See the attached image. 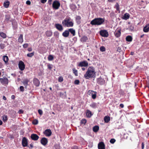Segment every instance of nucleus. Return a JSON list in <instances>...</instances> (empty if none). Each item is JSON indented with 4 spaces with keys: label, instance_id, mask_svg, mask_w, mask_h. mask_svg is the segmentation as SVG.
Returning a JSON list of instances; mask_svg holds the SVG:
<instances>
[{
    "label": "nucleus",
    "instance_id": "nucleus-1",
    "mask_svg": "<svg viewBox=\"0 0 149 149\" xmlns=\"http://www.w3.org/2000/svg\"><path fill=\"white\" fill-rule=\"evenodd\" d=\"M95 72L94 68L93 67H90L84 75L85 78L86 79L90 78H94L95 76Z\"/></svg>",
    "mask_w": 149,
    "mask_h": 149
},
{
    "label": "nucleus",
    "instance_id": "nucleus-2",
    "mask_svg": "<svg viewBox=\"0 0 149 149\" xmlns=\"http://www.w3.org/2000/svg\"><path fill=\"white\" fill-rule=\"evenodd\" d=\"M62 23L65 27H72L73 25V23L70 18H66L62 21Z\"/></svg>",
    "mask_w": 149,
    "mask_h": 149
},
{
    "label": "nucleus",
    "instance_id": "nucleus-3",
    "mask_svg": "<svg viewBox=\"0 0 149 149\" xmlns=\"http://www.w3.org/2000/svg\"><path fill=\"white\" fill-rule=\"evenodd\" d=\"M104 22V20L100 18L95 19L92 20L91 22V24L92 25H100L102 24Z\"/></svg>",
    "mask_w": 149,
    "mask_h": 149
},
{
    "label": "nucleus",
    "instance_id": "nucleus-4",
    "mask_svg": "<svg viewBox=\"0 0 149 149\" xmlns=\"http://www.w3.org/2000/svg\"><path fill=\"white\" fill-rule=\"evenodd\" d=\"M100 35L104 37H107L109 36L108 32L105 30H102L100 31Z\"/></svg>",
    "mask_w": 149,
    "mask_h": 149
},
{
    "label": "nucleus",
    "instance_id": "nucleus-5",
    "mask_svg": "<svg viewBox=\"0 0 149 149\" xmlns=\"http://www.w3.org/2000/svg\"><path fill=\"white\" fill-rule=\"evenodd\" d=\"M18 66L21 70H23L25 68V65L24 63L22 61H20L19 63Z\"/></svg>",
    "mask_w": 149,
    "mask_h": 149
},
{
    "label": "nucleus",
    "instance_id": "nucleus-6",
    "mask_svg": "<svg viewBox=\"0 0 149 149\" xmlns=\"http://www.w3.org/2000/svg\"><path fill=\"white\" fill-rule=\"evenodd\" d=\"M60 6V3L57 1H55L53 3V7L55 9H58Z\"/></svg>",
    "mask_w": 149,
    "mask_h": 149
},
{
    "label": "nucleus",
    "instance_id": "nucleus-7",
    "mask_svg": "<svg viewBox=\"0 0 149 149\" xmlns=\"http://www.w3.org/2000/svg\"><path fill=\"white\" fill-rule=\"evenodd\" d=\"M88 65V63L86 61H84L80 62L78 66L80 67H87Z\"/></svg>",
    "mask_w": 149,
    "mask_h": 149
},
{
    "label": "nucleus",
    "instance_id": "nucleus-8",
    "mask_svg": "<svg viewBox=\"0 0 149 149\" xmlns=\"http://www.w3.org/2000/svg\"><path fill=\"white\" fill-rule=\"evenodd\" d=\"M0 81L3 84H7L8 83V79L6 78H0Z\"/></svg>",
    "mask_w": 149,
    "mask_h": 149
},
{
    "label": "nucleus",
    "instance_id": "nucleus-9",
    "mask_svg": "<svg viewBox=\"0 0 149 149\" xmlns=\"http://www.w3.org/2000/svg\"><path fill=\"white\" fill-rule=\"evenodd\" d=\"M31 139L34 141H37L39 139V136L36 134H31Z\"/></svg>",
    "mask_w": 149,
    "mask_h": 149
},
{
    "label": "nucleus",
    "instance_id": "nucleus-10",
    "mask_svg": "<svg viewBox=\"0 0 149 149\" xmlns=\"http://www.w3.org/2000/svg\"><path fill=\"white\" fill-rule=\"evenodd\" d=\"M44 133L46 136H49L51 135L52 132L50 130L47 129L45 131Z\"/></svg>",
    "mask_w": 149,
    "mask_h": 149
},
{
    "label": "nucleus",
    "instance_id": "nucleus-11",
    "mask_svg": "<svg viewBox=\"0 0 149 149\" xmlns=\"http://www.w3.org/2000/svg\"><path fill=\"white\" fill-rule=\"evenodd\" d=\"M22 146L24 147H26L27 146V140L25 137H23L22 139Z\"/></svg>",
    "mask_w": 149,
    "mask_h": 149
},
{
    "label": "nucleus",
    "instance_id": "nucleus-12",
    "mask_svg": "<svg viewBox=\"0 0 149 149\" xmlns=\"http://www.w3.org/2000/svg\"><path fill=\"white\" fill-rule=\"evenodd\" d=\"M47 142V139L45 138H42L41 140V143L44 146L46 145Z\"/></svg>",
    "mask_w": 149,
    "mask_h": 149
},
{
    "label": "nucleus",
    "instance_id": "nucleus-13",
    "mask_svg": "<svg viewBox=\"0 0 149 149\" xmlns=\"http://www.w3.org/2000/svg\"><path fill=\"white\" fill-rule=\"evenodd\" d=\"M97 81L98 83L100 84H103L105 83V80L102 78L101 77H100L97 79Z\"/></svg>",
    "mask_w": 149,
    "mask_h": 149
},
{
    "label": "nucleus",
    "instance_id": "nucleus-14",
    "mask_svg": "<svg viewBox=\"0 0 149 149\" xmlns=\"http://www.w3.org/2000/svg\"><path fill=\"white\" fill-rule=\"evenodd\" d=\"M98 149H105L104 145L103 142H100L98 146Z\"/></svg>",
    "mask_w": 149,
    "mask_h": 149
},
{
    "label": "nucleus",
    "instance_id": "nucleus-15",
    "mask_svg": "<svg viewBox=\"0 0 149 149\" xmlns=\"http://www.w3.org/2000/svg\"><path fill=\"white\" fill-rule=\"evenodd\" d=\"M115 35L117 37H118L120 36L121 34L120 30L118 29L116 30L115 32Z\"/></svg>",
    "mask_w": 149,
    "mask_h": 149
},
{
    "label": "nucleus",
    "instance_id": "nucleus-16",
    "mask_svg": "<svg viewBox=\"0 0 149 149\" xmlns=\"http://www.w3.org/2000/svg\"><path fill=\"white\" fill-rule=\"evenodd\" d=\"M143 31L145 32H148L149 31V24H146L143 28Z\"/></svg>",
    "mask_w": 149,
    "mask_h": 149
},
{
    "label": "nucleus",
    "instance_id": "nucleus-17",
    "mask_svg": "<svg viewBox=\"0 0 149 149\" xmlns=\"http://www.w3.org/2000/svg\"><path fill=\"white\" fill-rule=\"evenodd\" d=\"M56 28L59 30L61 31L63 29V28L62 26L59 24H56L55 25Z\"/></svg>",
    "mask_w": 149,
    "mask_h": 149
},
{
    "label": "nucleus",
    "instance_id": "nucleus-18",
    "mask_svg": "<svg viewBox=\"0 0 149 149\" xmlns=\"http://www.w3.org/2000/svg\"><path fill=\"white\" fill-rule=\"evenodd\" d=\"M86 115L87 117H91L92 115L91 112L89 110H87L86 112Z\"/></svg>",
    "mask_w": 149,
    "mask_h": 149
},
{
    "label": "nucleus",
    "instance_id": "nucleus-19",
    "mask_svg": "<svg viewBox=\"0 0 149 149\" xmlns=\"http://www.w3.org/2000/svg\"><path fill=\"white\" fill-rule=\"evenodd\" d=\"M33 82L35 85L37 86H39L40 84V82L37 79L35 78L33 79Z\"/></svg>",
    "mask_w": 149,
    "mask_h": 149
},
{
    "label": "nucleus",
    "instance_id": "nucleus-20",
    "mask_svg": "<svg viewBox=\"0 0 149 149\" xmlns=\"http://www.w3.org/2000/svg\"><path fill=\"white\" fill-rule=\"evenodd\" d=\"M69 33L68 31L66 30L62 33L63 36L65 37H68L69 35Z\"/></svg>",
    "mask_w": 149,
    "mask_h": 149
},
{
    "label": "nucleus",
    "instance_id": "nucleus-21",
    "mask_svg": "<svg viewBox=\"0 0 149 149\" xmlns=\"http://www.w3.org/2000/svg\"><path fill=\"white\" fill-rule=\"evenodd\" d=\"M3 60L4 61L5 63L7 64L8 62V57L6 56H3Z\"/></svg>",
    "mask_w": 149,
    "mask_h": 149
},
{
    "label": "nucleus",
    "instance_id": "nucleus-22",
    "mask_svg": "<svg viewBox=\"0 0 149 149\" xmlns=\"http://www.w3.org/2000/svg\"><path fill=\"white\" fill-rule=\"evenodd\" d=\"M130 17V15L128 13H126L125 14L123 17V19L125 20H127Z\"/></svg>",
    "mask_w": 149,
    "mask_h": 149
},
{
    "label": "nucleus",
    "instance_id": "nucleus-23",
    "mask_svg": "<svg viewBox=\"0 0 149 149\" xmlns=\"http://www.w3.org/2000/svg\"><path fill=\"white\" fill-rule=\"evenodd\" d=\"M9 2L8 1H5L3 3L4 6L6 8H8L9 5Z\"/></svg>",
    "mask_w": 149,
    "mask_h": 149
},
{
    "label": "nucleus",
    "instance_id": "nucleus-24",
    "mask_svg": "<svg viewBox=\"0 0 149 149\" xmlns=\"http://www.w3.org/2000/svg\"><path fill=\"white\" fill-rule=\"evenodd\" d=\"M99 130V127L98 126H95L93 128V131L94 132H97Z\"/></svg>",
    "mask_w": 149,
    "mask_h": 149
},
{
    "label": "nucleus",
    "instance_id": "nucleus-25",
    "mask_svg": "<svg viewBox=\"0 0 149 149\" xmlns=\"http://www.w3.org/2000/svg\"><path fill=\"white\" fill-rule=\"evenodd\" d=\"M104 120L105 122L107 123L110 120V118L109 116H105L104 118Z\"/></svg>",
    "mask_w": 149,
    "mask_h": 149
},
{
    "label": "nucleus",
    "instance_id": "nucleus-26",
    "mask_svg": "<svg viewBox=\"0 0 149 149\" xmlns=\"http://www.w3.org/2000/svg\"><path fill=\"white\" fill-rule=\"evenodd\" d=\"M46 34L47 36L48 37H50L52 35V33L50 31H47L46 32Z\"/></svg>",
    "mask_w": 149,
    "mask_h": 149
},
{
    "label": "nucleus",
    "instance_id": "nucleus-27",
    "mask_svg": "<svg viewBox=\"0 0 149 149\" xmlns=\"http://www.w3.org/2000/svg\"><path fill=\"white\" fill-rule=\"evenodd\" d=\"M69 32H70L73 36L75 35V31L73 29H69L68 30Z\"/></svg>",
    "mask_w": 149,
    "mask_h": 149
},
{
    "label": "nucleus",
    "instance_id": "nucleus-28",
    "mask_svg": "<svg viewBox=\"0 0 149 149\" xmlns=\"http://www.w3.org/2000/svg\"><path fill=\"white\" fill-rule=\"evenodd\" d=\"M18 42H19L22 43L23 42V36L22 34L20 35L19 38Z\"/></svg>",
    "mask_w": 149,
    "mask_h": 149
},
{
    "label": "nucleus",
    "instance_id": "nucleus-29",
    "mask_svg": "<svg viewBox=\"0 0 149 149\" xmlns=\"http://www.w3.org/2000/svg\"><path fill=\"white\" fill-rule=\"evenodd\" d=\"M87 39L88 38L86 36H84L81 38V41L83 42H86Z\"/></svg>",
    "mask_w": 149,
    "mask_h": 149
},
{
    "label": "nucleus",
    "instance_id": "nucleus-30",
    "mask_svg": "<svg viewBox=\"0 0 149 149\" xmlns=\"http://www.w3.org/2000/svg\"><path fill=\"white\" fill-rule=\"evenodd\" d=\"M29 82L28 80L27 79H25L24 80L23 82V84L25 86H26L28 85V83Z\"/></svg>",
    "mask_w": 149,
    "mask_h": 149
},
{
    "label": "nucleus",
    "instance_id": "nucleus-31",
    "mask_svg": "<svg viewBox=\"0 0 149 149\" xmlns=\"http://www.w3.org/2000/svg\"><path fill=\"white\" fill-rule=\"evenodd\" d=\"M126 39L127 41L131 42L132 41V37L130 36H127Z\"/></svg>",
    "mask_w": 149,
    "mask_h": 149
},
{
    "label": "nucleus",
    "instance_id": "nucleus-32",
    "mask_svg": "<svg viewBox=\"0 0 149 149\" xmlns=\"http://www.w3.org/2000/svg\"><path fill=\"white\" fill-rule=\"evenodd\" d=\"M0 35L3 38H6V35L4 33L1 32L0 33Z\"/></svg>",
    "mask_w": 149,
    "mask_h": 149
},
{
    "label": "nucleus",
    "instance_id": "nucleus-33",
    "mask_svg": "<svg viewBox=\"0 0 149 149\" xmlns=\"http://www.w3.org/2000/svg\"><path fill=\"white\" fill-rule=\"evenodd\" d=\"M97 93L96 92L94 91V93L91 95L93 99H95L96 98Z\"/></svg>",
    "mask_w": 149,
    "mask_h": 149
},
{
    "label": "nucleus",
    "instance_id": "nucleus-34",
    "mask_svg": "<svg viewBox=\"0 0 149 149\" xmlns=\"http://www.w3.org/2000/svg\"><path fill=\"white\" fill-rule=\"evenodd\" d=\"M34 52H33L31 53H28L27 54V56L30 57H31L34 55Z\"/></svg>",
    "mask_w": 149,
    "mask_h": 149
},
{
    "label": "nucleus",
    "instance_id": "nucleus-35",
    "mask_svg": "<svg viewBox=\"0 0 149 149\" xmlns=\"http://www.w3.org/2000/svg\"><path fill=\"white\" fill-rule=\"evenodd\" d=\"M54 58L53 56L52 55H49L48 57V60L49 61H52Z\"/></svg>",
    "mask_w": 149,
    "mask_h": 149
},
{
    "label": "nucleus",
    "instance_id": "nucleus-36",
    "mask_svg": "<svg viewBox=\"0 0 149 149\" xmlns=\"http://www.w3.org/2000/svg\"><path fill=\"white\" fill-rule=\"evenodd\" d=\"M74 73V74L75 76H77V71L75 69L73 68L72 69Z\"/></svg>",
    "mask_w": 149,
    "mask_h": 149
},
{
    "label": "nucleus",
    "instance_id": "nucleus-37",
    "mask_svg": "<svg viewBox=\"0 0 149 149\" xmlns=\"http://www.w3.org/2000/svg\"><path fill=\"white\" fill-rule=\"evenodd\" d=\"M94 91L92 90H89L88 91V93L89 95L91 96L94 93Z\"/></svg>",
    "mask_w": 149,
    "mask_h": 149
},
{
    "label": "nucleus",
    "instance_id": "nucleus-38",
    "mask_svg": "<svg viewBox=\"0 0 149 149\" xmlns=\"http://www.w3.org/2000/svg\"><path fill=\"white\" fill-rule=\"evenodd\" d=\"M32 123L34 125H37L38 123V121L36 119H35L33 121Z\"/></svg>",
    "mask_w": 149,
    "mask_h": 149
},
{
    "label": "nucleus",
    "instance_id": "nucleus-39",
    "mask_svg": "<svg viewBox=\"0 0 149 149\" xmlns=\"http://www.w3.org/2000/svg\"><path fill=\"white\" fill-rule=\"evenodd\" d=\"M100 49L101 51L104 52L105 50V48L104 47L102 46L100 47Z\"/></svg>",
    "mask_w": 149,
    "mask_h": 149
},
{
    "label": "nucleus",
    "instance_id": "nucleus-40",
    "mask_svg": "<svg viewBox=\"0 0 149 149\" xmlns=\"http://www.w3.org/2000/svg\"><path fill=\"white\" fill-rule=\"evenodd\" d=\"M7 119V117L6 116H3V121L6 122Z\"/></svg>",
    "mask_w": 149,
    "mask_h": 149
},
{
    "label": "nucleus",
    "instance_id": "nucleus-41",
    "mask_svg": "<svg viewBox=\"0 0 149 149\" xmlns=\"http://www.w3.org/2000/svg\"><path fill=\"white\" fill-rule=\"evenodd\" d=\"M96 104L95 103H93L90 104V106L92 108H95L96 107Z\"/></svg>",
    "mask_w": 149,
    "mask_h": 149
},
{
    "label": "nucleus",
    "instance_id": "nucleus-42",
    "mask_svg": "<svg viewBox=\"0 0 149 149\" xmlns=\"http://www.w3.org/2000/svg\"><path fill=\"white\" fill-rule=\"evenodd\" d=\"M116 141V140L114 139H111L110 141V142L111 143H114Z\"/></svg>",
    "mask_w": 149,
    "mask_h": 149
},
{
    "label": "nucleus",
    "instance_id": "nucleus-43",
    "mask_svg": "<svg viewBox=\"0 0 149 149\" xmlns=\"http://www.w3.org/2000/svg\"><path fill=\"white\" fill-rule=\"evenodd\" d=\"M5 47V45L3 44H0V48L1 49H3Z\"/></svg>",
    "mask_w": 149,
    "mask_h": 149
},
{
    "label": "nucleus",
    "instance_id": "nucleus-44",
    "mask_svg": "<svg viewBox=\"0 0 149 149\" xmlns=\"http://www.w3.org/2000/svg\"><path fill=\"white\" fill-rule=\"evenodd\" d=\"M86 120L85 119H82L81 121V123L82 124H85V123H86Z\"/></svg>",
    "mask_w": 149,
    "mask_h": 149
},
{
    "label": "nucleus",
    "instance_id": "nucleus-45",
    "mask_svg": "<svg viewBox=\"0 0 149 149\" xmlns=\"http://www.w3.org/2000/svg\"><path fill=\"white\" fill-rule=\"evenodd\" d=\"M63 79L62 77H60L58 78V81L60 82H61L63 81Z\"/></svg>",
    "mask_w": 149,
    "mask_h": 149
},
{
    "label": "nucleus",
    "instance_id": "nucleus-46",
    "mask_svg": "<svg viewBox=\"0 0 149 149\" xmlns=\"http://www.w3.org/2000/svg\"><path fill=\"white\" fill-rule=\"evenodd\" d=\"M74 84H78L79 83V81L78 80H76L74 81Z\"/></svg>",
    "mask_w": 149,
    "mask_h": 149
},
{
    "label": "nucleus",
    "instance_id": "nucleus-47",
    "mask_svg": "<svg viewBox=\"0 0 149 149\" xmlns=\"http://www.w3.org/2000/svg\"><path fill=\"white\" fill-rule=\"evenodd\" d=\"M52 65L49 64L48 65V68L50 70H51L52 68Z\"/></svg>",
    "mask_w": 149,
    "mask_h": 149
},
{
    "label": "nucleus",
    "instance_id": "nucleus-48",
    "mask_svg": "<svg viewBox=\"0 0 149 149\" xmlns=\"http://www.w3.org/2000/svg\"><path fill=\"white\" fill-rule=\"evenodd\" d=\"M38 112L40 115H41L42 114V111L40 109H39L38 110Z\"/></svg>",
    "mask_w": 149,
    "mask_h": 149
},
{
    "label": "nucleus",
    "instance_id": "nucleus-49",
    "mask_svg": "<svg viewBox=\"0 0 149 149\" xmlns=\"http://www.w3.org/2000/svg\"><path fill=\"white\" fill-rule=\"evenodd\" d=\"M20 89L21 91H24V88L23 86L20 87Z\"/></svg>",
    "mask_w": 149,
    "mask_h": 149
},
{
    "label": "nucleus",
    "instance_id": "nucleus-50",
    "mask_svg": "<svg viewBox=\"0 0 149 149\" xmlns=\"http://www.w3.org/2000/svg\"><path fill=\"white\" fill-rule=\"evenodd\" d=\"M76 19L77 20H79L81 19V18L80 16H78L76 17Z\"/></svg>",
    "mask_w": 149,
    "mask_h": 149
},
{
    "label": "nucleus",
    "instance_id": "nucleus-51",
    "mask_svg": "<svg viewBox=\"0 0 149 149\" xmlns=\"http://www.w3.org/2000/svg\"><path fill=\"white\" fill-rule=\"evenodd\" d=\"M26 3L27 5H30L31 4V2L30 1L28 0L26 1Z\"/></svg>",
    "mask_w": 149,
    "mask_h": 149
},
{
    "label": "nucleus",
    "instance_id": "nucleus-52",
    "mask_svg": "<svg viewBox=\"0 0 149 149\" xmlns=\"http://www.w3.org/2000/svg\"><path fill=\"white\" fill-rule=\"evenodd\" d=\"M28 46V44H25L23 45V47L24 48H26Z\"/></svg>",
    "mask_w": 149,
    "mask_h": 149
},
{
    "label": "nucleus",
    "instance_id": "nucleus-53",
    "mask_svg": "<svg viewBox=\"0 0 149 149\" xmlns=\"http://www.w3.org/2000/svg\"><path fill=\"white\" fill-rule=\"evenodd\" d=\"M23 112V111L21 109H20L19 110V111H18V113H22Z\"/></svg>",
    "mask_w": 149,
    "mask_h": 149
},
{
    "label": "nucleus",
    "instance_id": "nucleus-54",
    "mask_svg": "<svg viewBox=\"0 0 149 149\" xmlns=\"http://www.w3.org/2000/svg\"><path fill=\"white\" fill-rule=\"evenodd\" d=\"M47 0H41V2L42 3H44L46 2Z\"/></svg>",
    "mask_w": 149,
    "mask_h": 149
},
{
    "label": "nucleus",
    "instance_id": "nucleus-55",
    "mask_svg": "<svg viewBox=\"0 0 149 149\" xmlns=\"http://www.w3.org/2000/svg\"><path fill=\"white\" fill-rule=\"evenodd\" d=\"M28 50L29 52H31L32 50V49L31 48H29L28 49Z\"/></svg>",
    "mask_w": 149,
    "mask_h": 149
},
{
    "label": "nucleus",
    "instance_id": "nucleus-56",
    "mask_svg": "<svg viewBox=\"0 0 149 149\" xmlns=\"http://www.w3.org/2000/svg\"><path fill=\"white\" fill-rule=\"evenodd\" d=\"M142 149H143L144 148V144L143 143H142Z\"/></svg>",
    "mask_w": 149,
    "mask_h": 149
},
{
    "label": "nucleus",
    "instance_id": "nucleus-57",
    "mask_svg": "<svg viewBox=\"0 0 149 149\" xmlns=\"http://www.w3.org/2000/svg\"><path fill=\"white\" fill-rule=\"evenodd\" d=\"M120 106L121 107L123 108L124 107V105L123 104H120Z\"/></svg>",
    "mask_w": 149,
    "mask_h": 149
},
{
    "label": "nucleus",
    "instance_id": "nucleus-58",
    "mask_svg": "<svg viewBox=\"0 0 149 149\" xmlns=\"http://www.w3.org/2000/svg\"><path fill=\"white\" fill-rule=\"evenodd\" d=\"M72 149H78V148L77 146H74L73 148Z\"/></svg>",
    "mask_w": 149,
    "mask_h": 149
},
{
    "label": "nucleus",
    "instance_id": "nucleus-59",
    "mask_svg": "<svg viewBox=\"0 0 149 149\" xmlns=\"http://www.w3.org/2000/svg\"><path fill=\"white\" fill-rule=\"evenodd\" d=\"M48 3H49V4H51V2H52V1H51V0H48Z\"/></svg>",
    "mask_w": 149,
    "mask_h": 149
},
{
    "label": "nucleus",
    "instance_id": "nucleus-60",
    "mask_svg": "<svg viewBox=\"0 0 149 149\" xmlns=\"http://www.w3.org/2000/svg\"><path fill=\"white\" fill-rule=\"evenodd\" d=\"M3 99L5 100H6V97L5 96H3Z\"/></svg>",
    "mask_w": 149,
    "mask_h": 149
},
{
    "label": "nucleus",
    "instance_id": "nucleus-61",
    "mask_svg": "<svg viewBox=\"0 0 149 149\" xmlns=\"http://www.w3.org/2000/svg\"><path fill=\"white\" fill-rule=\"evenodd\" d=\"M11 97L12 99H14L15 98V96L14 95H13Z\"/></svg>",
    "mask_w": 149,
    "mask_h": 149
},
{
    "label": "nucleus",
    "instance_id": "nucleus-62",
    "mask_svg": "<svg viewBox=\"0 0 149 149\" xmlns=\"http://www.w3.org/2000/svg\"><path fill=\"white\" fill-rule=\"evenodd\" d=\"M2 124V121H1V120H0V125H1Z\"/></svg>",
    "mask_w": 149,
    "mask_h": 149
},
{
    "label": "nucleus",
    "instance_id": "nucleus-63",
    "mask_svg": "<svg viewBox=\"0 0 149 149\" xmlns=\"http://www.w3.org/2000/svg\"><path fill=\"white\" fill-rule=\"evenodd\" d=\"M82 70H83L84 71L85 70V68H82Z\"/></svg>",
    "mask_w": 149,
    "mask_h": 149
},
{
    "label": "nucleus",
    "instance_id": "nucleus-64",
    "mask_svg": "<svg viewBox=\"0 0 149 149\" xmlns=\"http://www.w3.org/2000/svg\"><path fill=\"white\" fill-rule=\"evenodd\" d=\"M134 54V53L133 52H131V54L132 55H133Z\"/></svg>",
    "mask_w": 149,
    "mask_h": 149
}]
</instances>
